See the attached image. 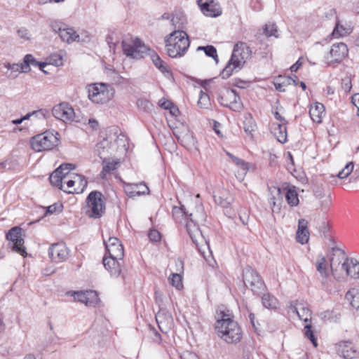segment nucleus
<instances>
[{
  "label": "nucleus",
  "mask_w": 359,
  "mask_h": 359,
  "mask_svg": "<svg viewBox=\"0 0 359 359\" xmlns=\"http://www.w3.org/2000/svg\"><path fill=\"white\" fill-rule=\"evenodd\" d=\"M65 25L63 24L62 22L57 20L51 21L50 23V26L52 30L55 33H58L59 34Z\"/></svg>",
  "instance_id": "52"
},
{
  "label": "nucleus",
  "mask_w": 359,
  "mask_h": 359,
  "mask_svg": "<svg viewBox=\"0 0 359 359\" xmlns=\"http://www.w3.org/2000/svg\"><path fill=\"white\" fill-rule=\"evenodd\" d=\"M316 270L320 273L322 278V283L325 284L327 278L329 277L331 270L330 264H328L327 259L323 255L318 256L316 259Z\"/></svg>",
  "instance_id": "24"
},
{
  "label": "nucleus",
  "mask_w": 359,
  "mask_h": 359,
  "mask_svg": "<svg viewBox=\"0 0 359 359\" xmlns=\"http://www.w3.org/2000/svg\"><path fill=\"white\" fill-rule=\"evenodd\" d=\"M297 231H309L308 222L305 219H300L298 222V229Z\"/></svg>",
  "instance_id": "56"
},
{
  "label": "nucleus",
  "mask_w": 359,
  "mask_h": 359,
  "mask_svg": "<svg viewBox=\"0 0 359 359\" xmlns=\"http://www.w3.org/2000/svg\"><path fill=\"white\" fill-rule=\"evenodd\" d=\"M74 168V165L72 163H63L60 165L55 170H54L49 177L51 184L63 189V180L68 177L69 172Z\"/></svg>",
  "instance_id": "12"
},
{
  "label": "nucleus",
  "mask_w": 359,
  "mask_h": 359,
  "mask_svg": "<svg viewBox=\"0 0 359 359\" xmlns=\"http://www.w3.org/2000/svg\"><path fill=\"white\" fill-rule=\"evenodd\" d=\"M52 114L55 118L65 123L74 121L75 118L74 110L67 102L55 105L52 109Z\"/></svg>",
  "instance_id": "13"
},
{
  "label": "nucleus",
  "mask_w": 359,
  "mask_h": 359,
  "mask_svg": "<svg viewBox=\"0 0 359 359\" xmlns=\"http://www.w3.org/2000/svg\"><path fill=\"white\" fill-rule=\"evenodd\" d=\"M215 202L223 208L228 207L233 202V197L226 191L213 196Z\"/></svg>",
  "instance_id": "31"
},
{
  "label": "nucleus",
  "mask_w": 359,
  "mask_h": 359,
  "mask_svg": "<svg viewBox=\"0 0 359 359\" xmlns=\"http://www.w3.org/2000/svg\"><path fill=\"white\" fill-rule=\"evenodd\" d=\"M353 168H354L353 162H352V161L348 162L345 165V167L340 172H338V174L337 175V177L339 179L346 178L353 172Z\"/></svg>",
  "instance_id": "43"
},
{
  "label": "nucleus",
  "mask_w": 359,
  "mask_h": 359,
  "mask_svg": "<svg viewBox=\"0 0 359 359\" xmlns=\"http://www.w3.org/2000/svg\"><path fill=\"white\" fill-rule=\"evenodd\" d=\"M106 249V255L114 259H123L124 256L123 247L116 237H110L107 241L104 240Z\"/></svg>",
  "instance_id": "15"
},
{
  "label": "nucleus",
  "mask_w": 359,
  "mask_h": 359,
  "mask_svg": "<svg viewBox=\"0 0 359 359\" xmlns=\"http://www.w3.org/2000/svg\"><path fill=\"white\" fill-rule=\"evenodd\" d=\"M222 308L217 310L215 330L219 337L226 343L233 344L240 341L242 332L238 323L234 321L229 313Z\"/></svg>",
  "instance_id": "2"
},
{
  "label": "nucleus",
  "mask_w": 359,
  "mask_h": 359,
  "mask_svg": "<svg viewBox=\"0 0 359 359\" xmlns=\"http://www.w3.org/2000/svg\"><path fill=\"white\" fill-rule=\"evenodd\" d=\"M346 276L353 278H359V262L355 258H348L341 264Z\"/></svg>",
  "instance_id": "23"
},
{
  "label": "nucleus",
  "mask_w": 359,
  "mask_h": 359,
  "mask_svg": "<svg viewBox=\"0 0 359 359\" xmlns=\"http://www.w3.org/2000/svg\"><path fill=\"white\" fill-rule=\"evenodd\" d=\"M252 51L245 43H237L233 48L231 57L221 72L222 79H228L234 70L240 69L250 56Z\"/></svg>",
  "instance_id": "5"
},
{
  "label": "nucleus",
  "mask_w": 359,
  "mask_h": 359,
  "mask_svg": "<svg viewBox=\"0 0 359 359\" xmlns=\"http://www.w3.org/2000/svg\"><path fill=\"white\" fill-rule=\"evenodd\" d=\"M59 36L63 41L67 43L79 40V35L76 34V31L72 27H66L65 25Z\"/></svg>",
  "instance_id": "28"
},
{
  "label": "nucleus",
  "mask_w": 359,
  "mask_h": 359,
  "mask_svg": "<svg viewBox=\"0 0 359 359\" xmlns=\"http://www.w3.org/2000/svg\"><path fill=\"white\" fill-rule=\"evenodd\" d=\"M86 215L91 218H100L105 210L103 195L98 191H91L86 198Z\"/></svg>",
  "instance_id": "7"
},
{
  "label": "nucleus",
  "mask_w": 359,
  "mask_h": 359,
  "mask_svg": "<svg viewBox=\"0 0 359 359\" xmlns=\"http://www.w3.org/2000/svg\"><path fill=\"white\" fill-rule=\"evenodd\" d=\"M324 106L320 103H316L311 106L309 109V114L311 119L316 123H320L324 114Z\"/></svg>",
  "instance_id": "29"
},
{
  "label": "nucleus",
  "mask_w": 359,
  "mask_h": 359,
  "mask_svg": "<svg viewBox=\"0 0 359 359\" xmlns=\"http://www.w3.org/2000/svg\"><path fill=\"white\" fill-rule=\"evenodd\" d=\"M351 33V29L348 27H345L343 25H340L339 22H337L335 25V27L332 33V35L334 37L338 38L341 36H344L348 35Z\"/></svg>",
  "instance_id": "40"
},
{
  "label": "nucleus",
  "mask_w": 359,
  "mask_h": 359,
  "mask_svg": "<svg viewBox=\"0 0 359 359\" xmlns=\"http://www.w3.org/2000/svg\"><path fill=\"white\" fill-rule=\"evenodd\" d=\"M304 334L305 337L309 339L315 347L318 346L317 338L315 335L311 324H306L304 326Z\"/></svg>",
  "instance_id": "41"
},
{
  "label": "nucleus",
  "mask_w": 359,
  "mask_h": 359,
  "mask_svg": "<svg viewBox=\"0 0 359 359\" xmlns=\"http://www.w3.org/2000/svg\"><path fill=\"white\" fill-rule=\"evenodd\" d=\"M88 124L93 130H97L99 126L98 121L94 118H90L88 120Z\"/></svg>",
  "instance_id": "60"
},
{
  "label": "nucleus",
  "mask_w": 359,
  "mask_h": 359,
  "mask_svg": "<svg viewBox=\"0 0 359 359\" xmlns=\"http://www.w3.org/2000/svg\"><path fill=\"white\" fill-rule=\"evenodd\" d=\"M243 129L248 135L252 136V132L256 129V124L250 114L245 118V121H243Z\"/></svg>",
  "instance_id": "35"
},
{
  "label": "nucleus",
  "mask_w": 359,
  "mask_h": 359,
  "mask_svg": "<svg viewBox=\"0 0 359 359\" xmlns=\"http://www.w3.org/2000/svg\"><path fill=\"white\" fill-rule=\"evenodd\" d=\"M341 88L345 92H350L352 88V84L351 80L348 76H346L341 80Z\"/></svg>",
  "instance_id": "54"
},
{
  "label": "nucleus",
  "mask_w": 359,
  "mask_h": 359,
  "mask_svg": "<svg viewBox=\"0 0 359 359\" xmlns=\"http://www.w3.org/2000/svg\"><path fill=\"white\" fill-rule=\"evenodd\" d=\"M327 256L330 261L331 273L335 279L339 280L340 277L337 271L339 268L341 269L342 263H344V261L348 259L349 257H346L344 251L338 247H332Z\"/></svg>",
  "instance_id": "9"
},
{
  "label": "nucleus",
  "mask_w": 359,
  "mask_h": 359,
  "mask_svg": "<svg viewBox=\"0 0 359 359\" xmlns=\"http://www.w3.org/2000/svg\"><path fill=\"white\" fill-rule=\"evenodd\" d=\"M6 238L11 243V248L13 251L19 253L23 257L27 256V252L22 238V229L19 226L11 228L6 234Z\"/></svg>",
  "instance_id": "11"
},
{
  "label": "nucleus",
  "mask_w": 359,
  "mask_h": 359,
  "mask_svg": "<svg viewBox=\"0 0 359 359\" xmlns=\"http://www.w3.org/2000/svg\"><path fill=\"white\" fill-rule=\"evenodd\" d=\"M172 216L176 222H181V218L186 221L187 231L194 243L198 244L204 240L202 231L198 226L199 223L205 221L206 215L201 207L198 208L195 213L189 214L184 205L175 206L172 208Z\"/></svg>",
  "instance_id": "1"
},
{
  "label": "nucleus",
  "mask_w": 359,
  "mask_h": 359,
  "mask_svg": "<svg viewBox=\"0 0 359 359\" xmlns=\"http://www.w3.org/2000/svg\"><path fill=\"white\" fill-rule=\"evenodd\" d=\"M48 255L53 262L60 263L67 259L69 252L65 243H57L49 248Z\"/></svg>",
  "instance_id": "16"
},
{
  "label": "nucleus",
  "mask_w": 359,
  "mask_h": 359,
  "mask_svg": "<svg viewBox=\"0 0 359 359\" xmlns=\"http://www.w3.org/2000/svg\"><path fill=\"white\" fill-rule=\"evenodd\" d=\"M75 300L83 303L87 306H95L98 300V296L95 291L75 292Z\"/></svg>",
  "instance_id": "20"
},
{
  "label": "nucleus",
  "mask_w": 359,
  "mask_h": 359,
  "mask_svg": "<svg viewBox=\"0 0 359 359\" xmlns=\"http://www.w3.org/2000/svg\"><path fill=\"white\" fill-rule=\"evenodd\" d=\"M119 163V160H111L109 158L102 160V170L100 172V177L103 180L106 179L107 175L115 170Z\"/></svg>",
  "instance_id": "27"
},
{
  "label": "nucleus",
  "mask_w": 359,
  "mask_h": 359,
  "mask_svg": "<svg viewBox=\"0 0 359 359\" xmlns=\"http://www.w3.org/2000/svg\"><path fill=\"white\" fill-rule=\"evenodd\" d=\"M236 165L241 169V173H238L237 177L240 180H243L248 170H249V165L242 159H240L239 162H238Z\"/></svg>",
  "instance_id": "46"
},
{
  "label": "nucleus",
  "mask_w": 359,
  "mask_h": 359,
  "mask_svg": "<svg viewBox=\"0 0 359 359\" xmlns=\"http://www.w3.org/2000/svg\"><path fill=\"white\" fill-rule=\"evenodd\" d=\"M198 104L203 109H208L210 105V101L208 95L204 93L203 90L200 91Z\"/></svg>",
  "instance_id": "44"
},
{
  "label": "nucleus",
  "mask_w": 359,
  "mask_h": 359,
  "mask_svg": "<svg viewBox=\"0 0 359 359\" xmlns=\"http://www.w3.org/2000/svg\"><path fill=\"white\" fill-rule=\"evenodd\" d=\"M198 4L203 13L209 17H217L221 14L219 8H215L213 2H208L207 0H198Z\"/></svg>",
  "instance_id": "25"
},
{
  "label": "nucleus",
  "mask_w": 359,
  "mask_h": 359,
  "mask_svg": "<svg viewBox=\"0 0 359 359\" xmlns=\"http://www.w3.org/2000/svg\"><path fill=\"white\" fill-rule=\"evenodd\" d=\"M88 98L94 103L104 104L114 96L115 90L109 84L96 83L88 86Z\"/></svg>",
  "instance_id": "6"
},
{
  "label": "nucleus",
  "mask_w": 359,
  "mask_h": 359,
  "mask_svg": "<svg viewBox=\"0 0 359 359\" xmlns=\"http://www.w3.org/2000/svg\"><path fill=\"white\" fill-rule=\"evenodd\" d=\"M165 43L166 52L172 58L184 56L190 46L189 36L182 30H174L165 38Z\"/></svg>",
  "instance_id": "4"
},
{
  "label": "nucleus",
  "mask_w": 359,
  "mask_h": 359,
  "mask_svg": "<svg viewBox=\"0 0 359 359\" xmlns=\"http://www.w3.org/2000/svg\"><path fill=\"white\" fill-rule=\"evenodd\" d=\"M32 116L36 118H44L45 114L43 109H39L36 111H34L32 112Z\"/></svg>",
  "instance_id": "59"
},
{
  "label": "nucleus",
  "mask_w": 359,
  "mask_h": 359,
  "mask_svg": "<svg viewBox=\"0 0 359 359\" xmlns=\"http://www.w3.org/2000/svg\"><path fill=\"white\" fill-rule=\"evenodd\" d=\"M273 114L275 118L280 122V123H287L285 118H283L278 111H275Z\"/></svg>",
  "instance_id": "61"
},
{
  "label": "nucleus",
  "mask_w": 359,
  "mask_h": 359,
  "mask_svg": "<svg viewBox=\"0 0 359 359\" xmlns=\"http://www.w3.org/2000/svg\"><path fill=\"white\" fill-rule=\"evenodd\" d=\"M290 309L296 313L300 320L307 323L311 320V311L307 304L303 302L297 303L295 305L290 304Z\"/></svg>",
  "instance_id": "22"
},
{
  "label": "nucleus",
  "mask_w": 359,
  "mask_h": 359,
  "mask_svg": "<svg viewBox=\"0 0 359 359\" xmlns=\"http://www.w3.org/2000/svg\"><path fill=\"white\" fill-rule=\"evenodd\" d=\"M203 50L205 54L210 57H212L216 62H218V55L217 49L212 45H208L205 46H198L197 51Z\"/></svg>",
  "instance_id": "37"
},
{
  "label": "nucleus",
  "mask_w": 359,
  "mask_h": 359,
  "mask_svg": "<svg viewBox=\"0 0 359 359\" xmlns=\"http://www.w3.org/2000/svg\"><path fill=\"white\" fill-rule=\"evenodd\" d=\"M338 353L344 359H358L359 351L351 341H341L338 344Z\"/></svg>",
  "instance_id": "17"
},
{
  "label": "nucleus",
  "mask_w": 359,
  "mask_h": 359,
  "mask_svg": "<svg viewBox=\"0 0 359 359\" xmlns=\"http://www.w3.org/2000/svg\"><path fill=\"white\" fill-rule=\"evenodd\" d=\"M217 100L222 106L229 107L233 111H240L243 107L240 97L233 89H226L222 91Z\"/></svg>",
  "instance_id": "10"
},
{
  "label": "nucleus",
  "mask_w": 359,
  "mask_h": 359,
  "mask_svg": "<svg viewBox=\"0 0 359 359\" xmlns=\"http://www.w3.org/2000/svg\"><path fill=\"white\" fill-rule=\"evenodd\" d=\"M159 105L161 107H162L165 109H170V107L172 105V103L168 100H161L159 101Z\"/></svg>",
  "instance_id": "57"
},
{
  "label": "nucleus",
  "mask_w": 359,
  "mask_h": 359,
  "mask_svg": "<svg viewBox=\"0 0 359 359\" xmlns=\"http://www.w3.org/2000/svg\"><path fill=\"white\" fill-rule=\"evenodd\" d=\"M226 155L231 159L232 162L234 163L235 164H237L238 162H239V160L241 158L235 156L234 155H233L232 154H231L230 152L229 151H225Z\"/></svg>",
  "instance_id": "62"
},
{
  "label": "nucleus",
  "mask_w": 359,
  "mask_h": 359,
  "mask_svg": "<svg viewBox=\"0 0 359 359\" xmlns=\"http://www.w3.org/2000/svg\"><path fill=\"white\" fill-rule=\"evenodd\" d=\"M170 23L175 30H180V29L183 27V22H181V18L177 15L172 17V18L170 19Z\"/></svg>",
  "instance_id": "53"
},
{
  "label": "nucleus",
  "mask_w": 359,
  "mask_h": 359,
  "mask_svg": "<svg viewBox=\"0 0 359 359\" xmlns=\"http://www.w3.org/2000/svg\"><path fill=\"white\" fill-rule=\"evenodd\" d=\"M5 67L8 69V71L10 72H7L6 73V76L8 78V79H15L18 76V74L20 72H21V67H22V64H17V63H13V64H10V63H6L4 65Z\"/></svg>",
  "instance_id": "34"
},
{
  "label": "nucleus",
  "mask_w": 359,
  "mask_h": 359,
  "mask_svg": "<svg viewBox=\"0 0 359 359\" xmlns=\"http://www.w3.org/2000/svg\"><path fill=\"white\" fill-rule=\"evenodd\" d=\"M137 105L139 109L144 111H150L153 107L152 104L149 100L143 98H140L137 100Z\"/></svg>",
  "instance_id": "47"
},
{
  "label": "nucleus",
  "mask_w": 359,
  "mask_h": 359,
  "mask_svg": "<svg viewBox=\"0 0 359 359\" xmlns=\"http://www.w3.org/2000/svg\"><path fill=\"white\" fill-rule=\"evenodd\" d=\"M263 306L269 309H275L278 306V299L269 293L264 294L262 298Z\"/></svg>",
  "instance_id": "32"
},
{
  "label": "nucleus",
  "mask_w": 359,
  "mask_h": 359,
  "mask_svg": "<svg viewBox=\"0 0 359 359\" xmlns=\"http://www.w3.org/2000/svg\"><path fill=\"white\" fill-rule=\"evenodd\" d=\"M122 260L123 259H114L105 255L102 262L104 268L109 272L110 275L117 277L121 272Z\"/></svg>",
  "instance_id": "19"
},
{
  "label": "nucleus",
  "mask_w": 359,
  "mask_h": 359,
  "mask_svg": "<svg viewBox=\"0 0 359 359\" xmlns=\"http://www.w3.org/2000/svg\"><path fill=\"white\" fill-rule=\"evenodd\" d=\"M74 182L76 183V188L72 191L75 192V194L83 193L88 184L85 177L83 175L74 173Z\"/></svg>",
  "instance_id": "33"
},
{
  "label": "nucleus",
  "mask_w": 359,
  "mask_h": 359,
  "mask_svg": "<svg viewBox=\"0 0 359 359\" xmlns=\"http://www.w3.org/2000/svg\"><path fill=\"white\" fill-rule=\"evenodd\" d=\"M148 236L149 239L153 242H158L161 239V234L156 229L151 230L149 233Z\"/></svg>",
  "instance_id": "55"
},
{
  "label": "nucleus",
  "mask_w": 359,
  "mask_h": 359,
  "mask_svg": "<svg viewBox=\"0 0 359 359\" xmlns=\"http://www.w3.org/2000/svg\"><path fill=\"white\" fill-rule=\"evenodd\" d=\"M277 32V27L275 24H266L264 28L263 29V33L259 34L258 38H260L262 35L266 37H270L274 36L277 37L276 33Z\"/></svg>",
  "instance_id": "42"
},
{
  "label": "nucleus",
  "mask_w": 359,
  "mask_h": 359,
  "mask_svg": "<svg viewBox=\"0 0 359 359\" xmlns=\"http://www.w3.org/2000/svg\"><path fill=\"white\" fill-rule=\"evenodd\" d=\"M243 283L246 287H250L254 292H258L264 286L258 273L250 267H247L243 271Z\"/></svg>",
  "instance_id": "14"
},
{
  "label": "nucleus",
  "mask_w": 359,
  "mask_h": 359,
  "mask_svg": "<svg viewBox=\"0 0 359 359\" xmlns=\"http://www.w3.org/2000/svg\"><path fill=\"white\" fill-rule=\"evenodd\" d=\"M38 67L41 71L44 74H48L47 70H43V68L46 67L48 64L43 62H38L31 54H27L23 59V63L21 67L22 72H29L31 70L30 66Z\"/></svg>",
  "instance_id": "21"
},
{
  "label": "nucleus",
  "mask_w": 359,
  "mask_h": 359,
  "mask_svg": "<svg viewBox=\"0 0 359 359\" xmlns=\"http://www.w3.org/2000/svg\"><path fill=\"white\" fill-rule=\"evenodd\" d=\"M297 241L301 244H305L309 241V231H297Z\"/></svg>",
  "instance_id": "50"
},
{
  "label": "nucleus",
  "mask_w": 359,
  "mask_h": 359,
  "mask_svg": "<svg viewBox=\"0 0 359 359\" xmlns=\"http://www.w3.org/2000/svg\"><path fill=\"white\" fill-rule=\"evenodd\" d=\"M301 65H302V63L299 62V60H298L293 65H292V67H290V69L292 72H297Z\"/></svg>",
  "instance_id": "64"
},
{
  "label": "nucleus",
  "mask_w": 359,
  "mask_h": 359,
  "mask_svg": "<svg viewBox=\"0 0 359 359\" xmlns=\"http://www.w3.org/2000/svg\"><path fill=\"white\" fill-rule=\"evenodd\" d=\"M122 46L123 53L127 57L133 59H141L149 55L156 68L163 74H167V76L171 75V72L168 69L165 62L161 59L155 51L151 50L149 48L142 43L139 39H135L131 43L123 41Z\"/></svg>",
  "instance_id": "3"
},
{
  "label": "nucleus",
  "mask_w": 359,
  "mask_h": 359,
  "mask_svg": "<svg viewBox=\"0 0 359 359\" xmlns=\"http://www.w3.org/2000/svg\"><path fill=\"white\" fill-rule=\"evenodd\" d=\"M17 34L20 39L25 41H29L31 39V34L29 30L25 27H20L18 29Z\"/></svg>",
  "instance_id": "49"
},
{
  "label": "nucleus",
  "mask_w": 359,
  "mask_h": 359,
  "mask_svg": "<svg viewBox=\"0 0 359 359\" xmlns=\"http://www.w3.org/2000/svg\"><path fill=\"white\" fill-rule=\"evenodd\" d=\"M172 276L169 278L170 284L180 290L182 287V276L177 273H172Z\"/></svg>",
  "instance_id": "45"
},
{
  "label": "nucleus",
  "mask_w": 359,
  "mask_h": 359,
  "mask_svg": "<svg viewBox=\"0 0 359 359\" xmlns=\"http://www.w3.org/2000/svg\"><path fill=\"white\" fill-rule=\"evenodd\" d=\"M348 48L344 43H337L332 46L326 58L329 63L339 62L348 55Z\"/></svg>",
  "instance_id": "18"
},
{
  "label": "nucleus",
  "mask_w": 359,
  "mask_h": 359,
  "mask_svg": "<svg viewBox=\"0 0 359 359\" xmlns=\"http://www.w3.org/2000/svg\"><path fill=\"white\" fill-rule=\"evenodd\" d=\"M273 133L279 142H286L287 138L286 123L276 124L273 128Z\"/></svg>",
  "instance_id": "30"
},
{
  "label": "nucleus",
  "mask_w": 359,
  "mask_h": 359,
  "mask_svg": "<svg viewBox=\"0 0 359 359\" xmlns=\"http://www.w3.org/2000/svg\"><path fill=\"white\" fill-rule=\"evenodd\" d=\"M135 189L132 192L133 196H140L142 194H145L149 192V188L144 184H140L135 185Z\"/></svg>",
  "instance_id": "48"
},
{
  "label": "nucleus",
  "mask_w": 359,
  "mask_h": 359,
  "mask_svg": "<svg viewBox=\"0 0 359 359\" xmlns=\"http://www.w3.org/2000/svg\"><path fill=\"white\" fill-rule=\"evenodd\" d=\"M352 103L358 108L357 115L359 116V93L352 96Z\"/></svg>",
  "instance_id": "58"
},
{
  "label": "nucleus",
  "mask_w": 359,
  "mask_h": 359,
  "mask_svg": "<svg viewBox=\"0 0 359 359\" xmlns=\"http://www.w3.org/2000/svg\"><path fill=\"white\" fill-rule=\"evenodd\" d=\"M57 133L54 134L53 132L46 131L34 136L31 140L32 149L36 151L52 149L57 144Z\"/></svg>",
  "instance_id": "8"
},
{
  "label": "nucleus",
  "mask_w": 359,
  "mask_h": 359,
  "mask_svg": "<svg viewBox=\"0 0 359 359\" xmlns=\"http://www.w3.org/2000/svg\"><path fill=\"white\" fill-rule=\"evenodd\" d=\"M63 205L62 203H54L49 205L46 208V214H53L56 212H60L62 210Z\"/></svg>",
  "instance_id": "51"
},
{
  "label": "nucleus",
  "mask_w": 359,
  "mask_h": 359,
  "mask_svg": "<svg viewBox=\"0 0 359 359\" xmlns=\"http://www.w3.org/2000/svg\"><path fill=\"white\" fill-rule=\"evenodd\" d=\"M358 180H359V168L354 171L353 175L351 177V182H356Z\"/></svg>",
  "instance_id": "63"
},
{
  "label": "nucleus",
  "mask_w": 359,
  "mask_h": 359,
  "mask_svg": "<svg viewBox=\"0 0 359 359\" xmlns=\"http://www.w3.org/2000/svg\"><path fill=\"white\" fill-rule=\"evenodd\" d=\"M285 198L289 205L291 206H297L299 204L298 194L294 188H290L287 189Z\"/></svg>",
  "instance_id": "38"
},
{
  "label": "nucleus",
  "mask_w": 359,
  "mask_h": 359,
  "mask_svg": "<svg viewBox=\"0 0 359 359\" xmlns=\"http://www.w3.org/2000/svg\"><path fill=\"white\" fill-rule=\"evenodd\" d=\"M107 74L113 84L120 85L124 81V78L114 69H107Z\"/></svg>",
  "instance_id": "39"
},
{
  "label": "nucleus",
  "mask_w": 359,
  "mask_h": 359,
  "mask_svg": "<svg viewBox=\"0 0 359 359\" xmlns=\"http://www.w3.org/2000/svg\"><path fill=\"white\" fill-rule=\"evenodd\" d=\"M63 183L66 184V186L63 184V190L65 192L68 194H75V192L72 191L74 189L76 188V183L74 182V173L69 172L68 177L63 180Z\"/></svg>",
  "instance_id": "36"
},
{
  "label": "nucleus",
  "mask_w": 359,
  "mask_h": 359,
  "mask_svg": "<svg viewBox=\"0 0 359 359\" xmlns=\"http://www.w3.org/2000/svg\"><path fill=\"white\" fill-rule=\"evenodd\" d=\"M95 151L101 159L108 158L111 154L110 143L107 139H103L96 144Z\"/></svg>",
  "instance_id": "26"
}]
</instances>
